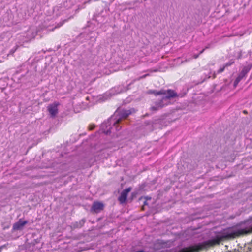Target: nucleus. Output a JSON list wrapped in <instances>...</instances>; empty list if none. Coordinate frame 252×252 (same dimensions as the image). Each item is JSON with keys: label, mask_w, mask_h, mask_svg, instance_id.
I'll return each instance as SVG.
<instances>
[{"label": "nucleus", "mask_w": 252, "mask_h": 252, "mask_svg": "<svg viewBox=\"0 0 252 252\" xmlns=\"http://www.w3.org/2000/svg\"><path fill=\"white\" fill-rule=\"evenodd\" d=\"M245 223L247 227L244 228L234 230L232 227H229L223 229L221 232L222 235L218 236L220 243L252 234V217L246 220Z\"/></svg>", "instance_id": "1"}, {"label": "nucleus", "mask_w": 252, "mask_h": 252, "mask_svg": "<svg viewBox=\"0 0 252 252\" xmlns=\"http://www.w3.org/2000/svg\"><path fill=\"white\" fill-rule=\"evenodd\" d=\"M220 243L218 236H217L214 239L204 241L197 245L183 248L179 252H199L202 250H208L215 246L219 245Z\"/></svg>", "instance_id": "2"}, {"label": "nucleus", "mask_w": 252, "mask_h": 252, "mask_svg": "<svg viewBox=\"0 0 252 252\" xmlns=\"http://www.w3.org/2000/svg\"><path fill=\"white\" fill-rule=\"evenodd\" d=\"M104 207V204L99 201H94L91 208V211L93 213H98L103 210Z\"/></svg>", "instance_id": "3"}, {"label": "nucleus", "mask_w": 252, "mask_h": 252, "mask_svg": "<svg viewBox=\"0 0 252 252\" xmlns=\"http://www.w3.org/2000/svg\"><path fill=\"white\" fill-rule=\"evenodd\" d=\"M162 91L164 92L165 94H162L163 95H166V96L163 97V99H171V98H175L178 96L177 93L172 89H168L167 90L162 89Z\"/></svg>", "instance_id": "4"}, {"label": "nucleus", "mask_w": 252, "mask_h": 252, "mask_svg": "<svg viewBox=\"0 0 252 252\" xmlns=\"http://www.w3.org/2000/svg\"><path fill=\"white\" fill-rule=\"evenodd\" d=\"M59 105V103L55 102L48 106L47 110L51 117H55L57 114L58 112V106Z\"/></svg>", "instance_id": "5"}, {"label": "nucleus", "mask_w": 252, "mask_h": 252, "mask_svg": "<svg viewBox=\"0 0 252 252\" xmlns=\"http://www.w3.org/2000/svg\"><path fill=\"white\" fill-rule=\"evenodd\" d=\"M131 190V188L129 187L125 189L121 192L120 196L118 198V200L121 204H123L126 202L128 193Z\"/></svg>", "instance_id": "6"}, {"label": "nucleus", "mask_w": 252, "mask_h": 252, "mask_svg": "<svg viewBox=\"0 0 252 252\" xmlns=\"http://www.w3.org/2000/svg\"><path fill=\"white\" fill-rule=\"evenodd\" d=\"M28 223L27 220L21 221L20 220L17 222L14 223L13 226V229L15 230H20L23 226Z\"/></svg>", "instance_id": "7"}, {"label": "nucleus", "mask_w": 252, "mask_h": 252, "mask_svg": "<svg viewBox=\"0 0 252 252\" xmlns=\"http://www.w3.org/2000/svg\"><path fill=\"white\" fill-rule=\"evenodd\" d=\"M148 94H153L155 96H158L165 94L164 92L162 90L160 91H157L155 90H149L147 91Z\"/></svg>", "instance_id": "8"}, {"label": "nucleus", "mask_w": 252, "mask_h": 252, "mask_svg": "<svg viewBox=\"0 0 252 252\" xmlns=\"http://www.w3.org/2000/svg\"><path fill=\"white\" fill-rule=\"evenodd\" d=\"M131 114L130 110H123L121 113V118L126 119L130 114Z\"/></svg>", "instance_id": "9"}, {"label": "nucleus", "mask_w": 252, "mask_h": 252, "mask_svg": "<svg viewBox=\"0 0 252 252\" xmlns=\"http://www.w3.org/2000/svg\"><path fill=\"white\" fill-rule=\"evenodd\" d=\"M243 76H241V75H239L236 78L234 82V86L236 87L239 82L242 79Z\"/></svg>", "instance_id": "10"}, {"label": "nucleus", "mask_w": 252, "mask_h": 252, "mask_svg": "<svg viewBox=\"0 0 252 252\" xmlns=\"http://www.w3.org/2000/svg\"><path fill=\"white\" fill-rule=\"evenodd\" d=\"M67 20H64L60 22H59V23H58L56 26L54 28H53L52 30V31H53L55 29H57V28H60L61 27V26H62L64 23L65 22H66Z\"/></svg>", "instance_id": "11"}, {"label": "nucleus", "mask_w": 252, "mask_h": 252, "mask_svg": "<svg viewBox=\"0 0 252 252\" xmlns=\"http://www.w3.org/2000/svg\"><path fill=\"white\" fill-rule=\"evenodd\" d=\"M234 63V61H233V60H230L229 61V62H228L227 63H226L225 64H224V66L225 67H228V66H231V65H232L233 63Z\"/></svg>", "instance_id": "12"}, {"label": "nucleus", "mask_w": 252, "mask_h": 252, "mask_svg": "<svg viewBox=\"0 0 252 252\" xmlns=\"http://www.w3.org/2000/svg\"><path fill=\"white\" fill-rule=\"evenodd\" d=\"M248 72V71L245 68H244L242 71H241V72L240 73V74L239 75H241V76H243V78L245 76V75L247 73V72Z\"/></svg>", "instance_id": "13"}, {"label": "nucleus", "mask_w": 252, "mask_h": 252, "mask_svg": "<svg viewBox=\"0 0 252 252\" xmlns=\"http://www.w3.org/2000/svg\"><path fill=\"white\" fill-rule=\"evenodd\" d=\"M227 252H245L244 251V249L241 247L240 248H238V249H235L233 252L229 251Z\"/></svg>", "instance_id": "14"}, {"label": "nucleus", "mask_w": 252, "mask_h": 252, "mask_svg": "<svg viewBox=\"0 0 252 252\" xmlns=\"http://www.w3.org/2000/svg\"><path fill=\"white\" fill-rule=\"evenodd\" d=\"M226 67H225L224 65L222 67H220L218 71H217V73L218 74H220V73H221L222 72H223L225 69Z\"/></svg>", "instance_id": "15"}, {"label": "nucleus", "mask_w": 252, "mask_h": 252, "mask_svg": "<svg viewBox=\"0 0 252 252\" xmlns=\"http://www.w3.org/2000/svg\"><path fill=\"white\" fill-rule=\"evenodd\" d=\"M95 125H90L89 126V130H93L94 127H95Z\"/></svg>", "instance_id": "16"}, {"label": "nucleus", "mask_w": 252, "mask_h": 252, "mask_svg": "<svg viewBox=\"0 0 252 252\" xmlns=\"http://www.w3.org/2000/svg\"><path fill=\"white\" fill-rule=\"evenodd\" d=\"M121 121V118L118 119L116 122L114 123V125H116L120 123Z\"/></svg>", "instance_id": "17"}, {"label": "nucleus", "mask_w": 252, "mask_h": 252, "mask_svg": "<svg viewBox=\"0 0 252 252\" xmlns=\"http://www.w3.org/2000/svg\"><path fill=\"white\" fill-rule=\"evenodd\" d=\"M151 110L152 111H157L158 110V108L156 107H152L151 108Z\"/></svg>", "instance_id": "18"}, {"label": "nucleus", "mask_w": 252, "mask_h": 252, "mask_svg": "<svg viewBox=\"0 0 252 252\" xmlns=\"http://www.w3.org/2000/svg\"><path fill=\"white\" fill-rule=\"evenodd\" d=\"M199 55H199V54H198L194 55L193 56V58H194V59H197V58H198L199 57Z\"/></svg>", "instance_id": "19"}, {"label": "nucleus", "mask_w": 252, "mask_h": 252, "mask_svg": "<svg viewBox=\"0 0 252 252\" xmlns=\"http://www.w3.org/2000/svg\"><path fill=\"white\" fill-rule=\"evenodd\" d=\"M205 49H203V50H202L200 52V53H199V55H200V54H202V53L204 52V51H205Z\"/></svg>", "instance_id": "20"}, {"label": "nucleus", "mask_w": 252, "mask_h": 252, "mask_svg": "<svg viewBox=\"0 0 252 252\" xmlns=\"http://www.w3.org/2000/svg\"><path fill=\"white\" fill-rule=\"evenodd\" d=\"M243 113L244 114H248V112H247V110H243Z\"/></svg>", "instance_id": "21"}, {"label": "nucleus", "mask_w": 252, "mask_h": 252, "mask_svg": "<svg viewBox=\"0 0 252 252\" xmlns=\"http://www.w3.org/2000/svg\"><path fill=\"white\" fill-rule=\"evenodd\" d=\"M4 247H5V246H4V245L1 246L0 247V249H3Z\"/></svg>", "instance_id": "22"}, {"label": "nucleus", "mask_w": 252, "mask_h": 252, "mask_svg": "<svg viewBox=\"0 0 252 252\" xmlns=\"http://www.w3.org/2000/svg\"><path fill=\"white\" fill-rule=\"evenodd\" d=\"M216 74L214 73V74H213V78H216Z\"/></svg>", "instance_id": "23"}, {"label": "nucleus", "mask_w": 252, "mask_h": 252, "mask_svg": "<svg viewBox=\"0 0 252 252\" xmlns=\"http://www.w3.org/2000/svg\"><path fill=\"white\" fill-rule=\"evenodd\" d=\"M146 76H147V74H146V75H144L143 77H142V78H144V77H146Z\"/></svg>", "instance_id": "24"}]
</instances>
